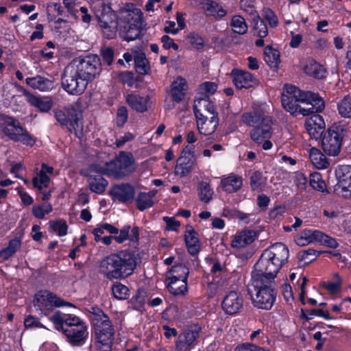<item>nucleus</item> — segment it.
<instances>
[{
    "label": "nucleus",
    "mask_w": 351,
    "mask_h": 351,
    "mask_svg": "<svg viewBox=\"0 0 351 351\" xmlns=\"http://www.w3.org/2000/svg\"><path fill=\"white\" fill-rule=\"evenodd\" d=\"M90 5L107 38L111 39L116 36L117 25L119 27L120 36L126 41L134 40L139 36L142 26V12L140 10H121L119 21L116 23V16L109 0H90Z\"/></svg>",
    "instance_id": "1"
},
{
    "label": "nucleus",
    "mask_w": 351,
    "mask_h": 351,
    "mask_svg": "<svg viewBox=\"0 0 351 351\" xmlns=\"http://www.w3.org/2000/svg\"><path fill=\"white\" fill-rule=\"evenodd\" d=\"M100 66V60L97 55L75 58L66 67L62 80L63 88L70 95L82 94L88 82L99 74Z\"/></svg>",
    "instance_id": "2"
},
{
    "label": "nucleus",
    "mask_w": 351,
    "mask_h": 351,
    "mask_svg": "<svg viewBox=\"0 0 351 351\" xmlns=\"http://www.w3.org/2000/svg\"><path fill=\"white\" fill-rule=\"evenodd\" d=\"M136 267L134 253L121 250L110 254L98 263V271L108 280H121L131 276Z\"/></svg>",
    "instance_id": "3"
},
{
    "label": "nucleus",
    "mask_w": 351,
    "mask_h": 351,
    "mask_svg": "<svg viewBox=\"0 0 351 351\" xmlns=\"http://www.w3.org/2000/svg\"><path fill=\"white\" fill-rule=\"evenodd\" d=\"M289 258V250L284 244L276 243L262 253L254 265L252 276L274 280L282 265Z\"/></svg>",
    "instance_id": "4"
},
{
    "label": "nucleus",
    "mask_w": 351,
    "mask_h": 351,
    "mask_svg": "<svg viewBox=\"0 0 351 351\" xmlns=\"http://www.w3.org/2000/svg\"><path fill=\"white\" fill-rule=\"evenodd\" d=\"M54 328L62 332L68 341L73 346L83 345L88 336V326L79 317L60 311L48 317Z\"/></svg>",
    "instance_id": "5"
},
{
    "label": "nucleus",
    "mask_w": 351,
    "mask_h": 351,
    "mask_svg": "<svg viewBox=\"0 0 351 351\" xmlns=\"http://www.w3.org/2000/svg\"><path fill=\"white\" fill-rule=\"evenodd\" d=\"M248 291L255 307L263 310L271 308L276 297L274 280L252 276Z\"/></svg>",
    "instance_id": "6"
},
{
    "label": "nucleus",
    "mask_w": 351,
    "mask_h": 351,
    "mask_svg": "<svg viewBox=\"0 0 351 351\" xmlns=\"http://www.w3.org/2000/svg\"><path fill=\"white\" fill-rule=\"evenodd\" d=\"M93 169L108 177L121 178L134 171V159L131 153L121 152L114 160L106 162L104 166L94 165Z\"/></svg>",
    "instance_id": "7"
},
{
    "label": "nucleus",
    "mask_w": 351,
    "mask_h": 351,
    "mask_svg": "<svg viewBox=\"0 0 351 351\" xmlns=\"http://www.w3.org/2000/svg\"><path fill=\"white\" fill-rule=\"evenodd\" d=\"M0 130L10 140L32 146L35 141L14 117L0 114Z\"/></svg>",
    "instance_id": "8"
},
{
    "label": "nucleus",
    "mask_w": 351,
    "mask_h": 351,
    "mask_svg": "<svg viewBox=\"0 0 351 351\" xmlns=\"http://www.w3.org/2000/svg\"><path fill=\"white\" fill-rule=\"evenodd\" d=\"M281 98H284L285 105L288 106L289 108H290L289 104L290 99L310 104L314 106L315 111H322L325 108L324 100L317 94L310 91H302L298 87L291 84L285 85Z\"/></svg>",
    "instance_id": "9"
},
{
    "label": "nucleus",
    "mask_w": 351,
    "mask_h": 351,
    "mask_svg": "<svg viewBox=\"0 0 351 351\" xmlns=\"http://www.w3.org/2000/svg\"><path fill=\"white\" fill-rule=\"evenodd\" d=\"M189 269L182 264L173 265L166 274L169 292L174 295H184L187 291V278Z\"/></svg>",
    "instance_id": "10"
},
{
    "label": "nucleus",
    "mask_w": 351,
    "mask_h": 351,
    "mask_svg": "<svg viewBox=\"0 0 351 351\" xmlns=\"http://www.w3.org/2000/svg\"><path fill=\"white\" fill-rule=\"evenodd\" d=\"M295 242L299 246L319 243L331 248L338 246L337 241L319 230L304 229L295 237Z\"/></svg>",
    "instance_id": "11"
},
{
    "label": "nucleus",
    "mask_w": 351,
    "mask_h": 351,
    "mask_svg": "<svg viewBox=\"0 0 351 351\" xmlns=\"http://www.w3.org/2000/svg\"><path fill=\"white\" fill-rule=\"evenodd\" d=\"M33 304L35 308L45 315H49L54 308L66 304L63 300L48 290L38 291L34 297Z\"/></svg>",
    "instance_id": "12"
},
{
    "label": "nucleus",
    "mask_w": 351,
    "mask_h": 351,
    "mask_svg": "<svg viewBox=\"0 0 351 351\" xmlns=\"http://www.w3.org/2000/svg\"><path fill=\"white\" fill-rule=\"evenodd\" d=\"M55 117L61 125H65L71 132H74L77 137L82 138V125L79 114L74 108H67L65 112L56 110Z\"/></svg>",
    "instance_id": "13"
},
{
    "label": "nucleus",
    "mask_w": 351,
    "mask_h": 351,
    "mask_svg": "<svg viewBox=\"0 0 351 351\" xmlns=\"http://www.w3.org/2000/svg\"><path fill=\"white\" fill-rule=\"evenodd\" d=\"M93 322L95 341L113 343L114 329L110 318L106 314L101 312L95 315Z\"/></svg>",
    "instance_id": "14"
},
{
    "label": "nucleus",
    "mask_w": 351,
    "mask_h": 351,
    "mask_svg": "<svg viewBox=\"0 0 351 351\" xmlns=\"http://www.w3.org/2000/svg\"><path fill=\"white\" fill-rule=\"evenodd\" d=\"M342 140V130L333 125L328 129L322 138V148L328 155L336 156L340 152Z\"/></svg>",
    "instance_id": "15"
},
{
    "label": "nucleus",
    "mask_w": 351,
    "mask_h": 351,
    "mask_svg": "<svg viewBox=\"0 0 351 351\" xmlns=\"http://www.w3.org/2000/svg\"><path fill=\"white\" fill-rule=\"evenodd\" d=\"M241 8L252 16L254 35L259 38L266 37L268 34L267 27L253 5H249L247 6L245 1L241 0Z\"/></svg>",
    "instance_id": "16"
},
{
    "label": "nucleus",
    "mask_w": 351,
    "mask_h": 351,
    "mask_svg": "<svg viewBox=\"0 0 351 351\" xmlns=\"http://www.w3.org/2000/svg\"><path fill=\"white\" fill-rule=\"evenodd\" d=\"M262 122L263 123L256 125L250 132L252 140L256 144H261L266 138H270L273 134L271 118L263 117Z\"/></svg>",
    "instance_id": "17"
},
{
    "label": "nucleus",
    "mask_w": 351,
    "mask_h": 351,
    "mask_svg": "<svg viewBox=\"0 0 351 351\" xmlns=\"http://www.w3.org/2000/svg\"><path fill=\"white\" fill-rule=\"evenodd\" d=\"M243 304L242 295L237 291H231L225 295L221 306L226 314L234 315L241 309Z\"/></svg>",
    "instance_id": "18"
},
{
    "label": "nucleus",
    "mask_w": 351,
    "mask_h": 351,
    "mask_svg": "<svg viewBox=\"0 0 351 351\" xmlns=\"http://www.w3.org/2000/svg\"><path fill=\"white\" fill-rule=\"evenodd\" d=\"M197 127L199 134L207 136L213 134L219 125L217 115L210 118L206 117L202 113L196 112Z\"/></svg>",
    "instance_id": "19"
},
{
    "label": "nucleus",
    "mask_w": 351,
    "mask_h": 351,
    "mask_svg": "<svg viewBox=\"0 0 351 351\" xmlns=\"http://www.w3.org/2000/svg\"><path fill=\"white\" fill-rule=\"evenodd\" d=\"M326 124L323 117L318 114H313L307 118L305 128L310 136L317 139L320 138L325 129Z\"/></svg>",
    "instance_id": "20"
},
{
    "label": "nucleus",
    "mask_w": 351,
    "mask_h": 351,
    "mask_svg": "<svg viewBox=\"0 0 351 351\" xmlns=\"http://www.w3.org/2000/svg\"><path fill=\"white\" fill-rule=\"evenodd\" d=\"M337 190L351 194V166L341 165L335 170Z\"/></svg>",
    "instance_id": "21"
},
{
    "label": "nucleus",
    "mask_w": 351,
    "mask_h": 351,
    "mask_svg": "<svg viewBox=\"0 0 351 351\" xmlns=\"http://www.w3.org/2000/svg\"><path fill=\"white\" fill-rule=\"evenodd\" d=\"M211 272L214 275L213 282L210 284L212 289H216L217 292H222L229 285L226 272L219 263H215L211 268Z\"/></svg>",
    "instance_id": "22"
},
{
    "label": "nucleus",
    "mask_w": 351,
    "mask_h": 351,
    "mask_svg": "<svg viewBox=\"0 0 351 351\" xmlns=\"http://www.w3.org/2000/svg\"><path fill=\"white\" fill-rule=\"evenodd\" d=\"M53 168L43 163L41 165L40 170L32 178L33 186L42 192L45 188L49 186L50 182V176L53 174Z\"/></svg>",
    "instance_id": "23"
},
{
    "label": "nucleus",
    "mask_w": 351,
    "mask_h": 351,
    "mask_svg": "<svg viewBox=\"0 0 351 351\" xmlns=\"http://www.w3.org/2000/svg\"><path fill=\"white\" fill-rule=\"evenodd\" d=\"M232 75L234 84L239 89L249 88L257 84L256 79L248 71L234 69Z\"/></svg>",
    "instance_id": "24"
},
{
    "label": "nucleus",
    "mask_w": 351,
    "mask_h": 351,
    "mask_svg": "<svg viewBox=\"0 0 351 351\" xmlns=\"http://www.w3.org/2000/svg\"><path fill=\"white\" fill-rule=\"evenodd\" d=\"M23 95L27 101L32 106L38 108L40 111L47 112L49 111L53 106V101L48 97H38L31 93L29 91L23 89Z\"/></svg>",
    "instance_id": "25"
},
{
    "label": "nucleus",
    "mask_w": 351,
    "mask_h": 351,
    "mask_svg": "<svg viewBox=\"0 0 351 351\" xmlns=\"http://www.w3.org/2000/svg\"><path fill=\"white\" fill-rule=\"evenodd\" d=\"M188 90V84L186 80L181 76H178L174 79L171 84L169 95L173 101L180 103L182 101Z\"/></svg>",
    "instance_id": "26"
},
{
    "label": "nucleus",
    "mask_w": 351,
    "mask_h": 351,
    "mask_svg": "<svg viewBox=\"0 0 351 351\" xmlns=\"http://www.w3.org/2000/svg\"><path fill=\"white\" fill-rule=\"evenodd\" d=\"M25 83L32 88L40 92L50 91L55 86L54 82L52 80L43 75L27 77Z\"/></svg>",
    "instance_id": "27"
},
{
    "label": "nucleus",
    "mask_w": 351,
    "mask_h": 351,
    "mask_svg": "<svg viewBox=\"0 0 351 351\" xmlns=\"http://www.w3.org/2000/svg\"><path fill=\"white\" fill-rule=\"evenodd\" d=\"M256 238V234L254 231L245 230L238 232L234 236L231 241V246L236 249L244 248L252 243Z\"/></svg>",
    "instance_id": "28"
},
{
    "label": "nucleus",
    "mask_w": 351,
    "mask_h": 351,
    "mask_svg": "<svg viewBox=\"0 0 351 351\" xmlns=\"http://www.w3.org/2000/svg\"><path fill=\"white\" fill-rule=\"evenodd\" d=\"M93 166L90 169V173L88 178L89 187L92 192L101 194L105 191L108 182L100 175L102 174L101 173L95 172L93 170Z\"/></svg>",
    "instance_id": "29"
},
{
    "label": "nucleus",
    "mask_w": 351,
    "mask_h": 351,
    "mask_svg": "<svg viewBox=\"0 0 351 351\" xmlns=\"http://www.w3.org/2000/svg\"><path fill=\"white\" fill-rule=\"evenodd\" d=\"M184 240L189 252L192 255L197 254L200 249V242L197 232L191 225L186 226Z\"/></svg>",
    "instance_id": "30"
},
{
    "label": "nucleus",
    "mask_w": 351,
    "mask_h": 351,
    "mask_svg": "<svg viewBox=\"0 0 351 351\" xmlns=\"http://www.w3.org/2000/svg\"><path fill=\"white\" fill-rule=\"evenodd\" d=\"M267 106L264 104L261 106L260 110H254L253 112H247L243 114L242 121L247 125L256 126L263 123V117H270L267 114Z\"/></svg>",
    "instance_id": "31"
},
{
    "label": "nucleus",
    "mask_w": 351,
    "mask_h": 351,
    "mask_svg": "<svg viewBox=\"0 0 351 351\" xmlns=\"http://www.w3.org/2000/svg\"><path fill=\"white\" fill-rule=\"evenodd\" d=\"M199 337V330H189L180 334L176 343L178 351H186Z\"/></svg>",
    "instance_id": "32"
},
{
    "label": "nucleus",
    "mask_w": 351,
    "mask_h": 351,
    "mask_svg": "<svg viewBox=\"0 0 351 351\" xmlns=\"http://www.w3.org/2000/svg\"><path fill=\"white\" fill-rule=\"evenodd\" d=\"M243 185L241 176L231 173L227 176H223L221 179L222 189L229 193L239 191Z\"/></svg>",
    "instance_id": "33"
},
{
    "label": "nucleus",
    "mask_w": 351,
    "mask_h": 351,
    "mask_svg": "<svg viewBox=\"0 0 351 351\" xmlns=\"http://www.w3.org/2000/svg\"><path fill=\"white\" fill-rule=\"evenodd\" d=\"M111 194L115 199L124 202L133 199L134 190L132 186L124 184L114 186Z\"/></svg>",
    "instance_id": "34"
},
{
    "label": "nucleus",
    "mask_w": 351,
    "mask_h": 351,
    "mask_svg": "<svg viewBox=\"0 0 351 351\" xmlns=\"http://www.w3.org/2000/svg\"><path fill=\"white\" fill-rule=\"evenodd\" d=\"M149 97L141 96L137 94H129L126 97L128 104L138 112H144L147 110Z\"/></svg>",
    "instance_id": "35"
},
{
    "label": "nucleus",
    "mask_w": 351,
    "mask_h": 351,
    "mask_svg": "<svg viewBox=\"0 0 351 351\" xmlns=\"http://www.w3.org/2000/svg\"><path fill=\"white\" fill-rule=\"evenodd\" d=\"M290 101L289 107H287L288 106L285 105L284 98H281V101L283 108L289 112L290 114L294 116H297L298 114H302L303 116H307L310 114L319 112V111H315L314 110V106H312L311 108H301L300 106V103H302L300 101H296V99H289Z\"/></svg>",
    "instance_id": "36"
},
{
    "label": "nucleus",
    "mask_w": 351,
    "mask_h": 351,
    "mask_svg": "<svg viewBox=\"0 0 351 351\" xmlns=\"http://www.w3.org/2000/svg\"><path fill=\"white\" fill-rule=\"evenodd\" d=\"M309 158L313 165L317 169H325L329 162L325 155L317 148L312 147L308 151Z\"/></svg>",
    "instance_id": "37"
},
{
    "label": "nucleus",
    "mask_w": 351,
    "mask_h": 351,
    "mask_svg": "<svg viewBox=\"0 0 351 351\" xmlns=\"http://www.w3.org/2000/svg\"><path fill=\"white\" fill-rule=\"evenodd\" d=\"M134 60L136 71L141 75H146L148 73L149 66L147 64V60L145 58V53L140 49H133Z\"/></svg>",
    "instance_id": "38"
},
{
    "label": "nucleus",
    "mask_w": 351,
    "mask_h": 351,
    "mask_svg": "<svg viewBox=\"0 0 351 351\" xmlns=\"http://www.w3.org/2000/svg\"><path fill=\"white\" fill-rule=\"evenodd\" d=\"M204 109V110L209 112L212 116L217 115L215 113V106L211 101L209 100L208 97H197L194 101L193 104V111L195 116H196V112L202 113L201 110Z\"/></svg>",
    "instance_id": "39"
},
{
    "label": "nucleus",
    "mask_w": 351,
    "mask_h": 351,
    "mask_svg": "<svg viewBox=\"0 0 351 351\" xmlns=\"http://www.w3.org/2000/svg\"><path fill=\"white\" fill-rule=\"evenodd\" d=\"M193 162L187 157L182 155L178 160L175 167V173L181 177L189 174L193 169Z\"/></svg>",
    "instance_id": "40"
},
{
    "label": "nucleus",
    "mask_w": 351,
    "mask_h": 351,
    "mask_svg": "<svg viewBox=\"0 0 351 351\" xmlns=\"http://www.w3.org/2000/svg\"><path fill=\"white\" fill-rule=\"evenodd\" d=\"M21 241L19 238L10 240L6 247L0 250V258L3 261L8 260L21 247Z\"/></svg>",
    "instance_id": "41"
},
{
    "label": "nucleus",
    "mask_w": 351,
    "mask_h": 351,
    "mask_svg": "<svg viewBox=\"0 0 351 351\" xmlns=\"http://www.w3.org/2000/svg\"><path fill=\"white\" fill-rule=\"evenodd\" d=\"M305 73L315 78H323L326 75L324 67L314 60H308L304 66Z\"/></svg>",
    "instance_id": "42"
},
{
    "label": "nucleus",
    "mask_w": 351,
    "mask_h": 351,
    "mask_svg": "<svg viewBox=\"0 0 351 351\" xmlns=\"http://www.w3.org/2000/svg\"><path fill=\"white\" fill-rule=\"evenodd\" d=\"M230 25L232 31L238 34L243 35L247 32L248 27L245 20L240 15L233 16Z\"/></svg>",
    "instance_id": "43"
},
{
    "label": "nucleus",
    "mask_w": 351,
    "mask_h": 351,
    "mask_svg": "<svg viewBox=\"0 0 351 351\" xmlns=\"http://www.w3.org/2000/svg\"><path fill=\"white\" fill-rule=\"evenodd\" d=\"M264 59L271 67H276L280 63V53L278 50L267 46L265 49Z\"/></svg>",
    "instance_id": "44"
},
{
    "label": "nucleus",
    "mask_w": 351,
    "mask_h": 351,
    "mask_svg": "<svg viewBox=\"0 0 351 351\" xmlns=\"http://www.w3.org/2000/svg\"><path fill=\"white\" fill-rule=\"evenodd\" d=\"M337 111L341 117L351 118V95H346L338 101Z\"/></svg>",
    "instance_id": "45"
},
{
    "label": "nucleus",
    "mask_w": 351,
    "mask_h": 351,
    "mask_svg": "<svg viewBox=\"0 0 351 351\" xmlns=\"http://www.w3.org/2000/svg\"><path fill=\"white\" fill-rule=\"evenodd\" d=\"M49 229L60 237L66 235L68 225L65 220L56 219L49 221Z\"/></svg>",
    "instance_id": "46"
},
{
    "label": "nucleus",
    "mask_w": 351,
    "mask_h": 351,
    "mask_svg": "<svg viewBox=\"0 0 351 351\" xmlns=\"http://www.w3.org/2000/svg\"><path fill=\"white\" fill-rule=\"evenodd\" d=\"M53 207L49 203H44L41 204H35L32 206L33 215L39 219H43L47 215L51 213Z\"/></svg>",
    "instance_id": "47"
},
{
    "label": "nucleus",
    "mask_w": 351,
    "mask_h": 351,
    "mask_svg": "<svg viewBox=\"0 0 351 351\" xmlns=\"http://www.w3.org/2000/svg\"><path fill=\"white\" fill-rule=\"evenodd\" d=\"M147 300V294L144 291L138 290L136 295L130 301L132 308L137 311H142L144 308Z\"/></svg>",
    "instance_id": "48"
},
{
    "label": "nucleus",
    "mask_w": 351,
    "mask_h": 351,
    "mask_svg": "<svg viewBox=\"0 0 351 351\" xmlns=\"http://www.w3.org/2000/svg\"><path fill=\"white\" fill-rule=\"evenodd\" d=\"M309 183L311 186L316 191L324 192L326 189L325 182L322 179V175L318 172L311 173Z\"/></svg>",
    "instance_id": "49"
},
{
    "label": "nucleus",
    "mask_w": 351,
    "mask_h": 351,
    "mask_svg": "<svg viewBox=\"0 0 351 351\" xmlns=\"http://www.w3.org/2000/svg\"><path fill=\"white\" fill-rule=\"evenodd\" d=\"M198 195L201 201L208 203L209 202L213 195V191L211 189L208 183L202 182L199 184Z\"/></svg>",
    "instance_id": "50"
},
{
    "label": "nucleus",
    "mask_w": 351,
    "mask_h": 351,
    "mask_svg": "<svg viewBox=\"0 0 351 351\" xmlns=\"http://www.w3.org/2000/svg\"><path fill=\"white\" fill-rule=\"evenodd\" d=\"M217 88V86L214 82H205L201 84L198 88V97H208V95L215 93Z\"/></svg>",
    "instance_id": "51"
},
{
    "label": "nucleus",
    "mask_w": 351,
    "mask_h": 351,
    "mask_svg": "<svg viewBox=\"0 0 351 351\" xmlns=\"http://www.w3.org/2000/svg\"><path fill=\"white\" fill-rule=\"evenodd\" d=\"M154 205V201L145 192H141L136 197L137 208L143 211Z\"/></svg>",
    "instance_id": "52"
},
{
    "label": "nucleus",
    "mask_w": 351,
    "mask_h": 351,
    "mask_svg": "<svg viewBox=\"0 0 351 351\" xmlns=\"http://www.w3.org/2000/svg\"><path fill=\"white\" fill-rule=\"evenodd\" d=\"M114 297L119 300H125L129 296V289L121 282H116L112 287Z\"/></svg>",
    "instance_id": "53"
},
{
    "label": "nucleus",
    "mask_w": 351,
    "mask_h": 351,
    "mask_svg": "<svg viewBox=\"0 0 351 351\" xmlns=\"http://www.w3.org/2000/svg\"><path fill=\"white\" fill-rule=\"evenodd\" d=\"M291 179L297 188L300 191H304L307 186V178L302 172H294L291 175Z\"/></svg>",
    "instance_id": "54"
},
{
    "label": "nucleus",
    "mask_w": 351,
    "mask_h": 351,
    "mask_svg": "<svg viewBox=\"0 0 351 351\" xmlns=\"http://www.w3.org/2000/svg\"><path fill=\"white\" fill-rule=\"evenodd\" d=\"M250 184L252 191H261L263 187L262 173L260 171L254 172L250 177Z\"/></svg>",
    "instance_id": "55"
},
{
    "label": "nucleus",
    "mask_w": 351,
    "mask_h": 351,
    "mask_svg": "<svg viewBox=\"0 0 351 351\" xmlns=\"http://www.w3.org/2000/svg\"><path fill=\"white\" fill-rule=\"evenodd\" d=\"M324 286L331 293L339 292L341 286V280L339 274H335L333 275V281L328 282Z\"/></svg>",
    "instance_id": "56"
},
{
    "label": "nucleus",
    "mask_w": 351,
    "mask_h": 351,
    "mask_svg": "<svg viewBox=\"0 0 351 351\" xmlns=\"http://www.w3.org/2000/svg\"><path fill=\"white\" fill-rule=\"evenodd\" d=\"M128 112L125 106H121L117 110L116 123L119 127H122L128 121Z\"/></svg>",
    "instance_id": "57"
},
{
    "label": "nucleus",
    "mask_w": 351,
    "mask_h": 351,
    "mask_svg": "<svg viewBox=\"0 0 351 351\" xmlns=\"http://www.w3.org/2000/svg\"><path fill=\"white\" fill-rule=\"evenodd\" d=\"M320 254V252H318L314 249L309 248L306 250H303L300 253L301 260L305 262H311L315 259Z\"/></svg>",
    "instance_id": "58"
},
{
    "label": "nucleus",
    "mask_w": 351,
    "mask_h": 351,
    "mask_svg": "<svg viewBox=\"0 0 351 351\" xmlns=\"http://www.w3.org/2000/svg\"><path fill=\"white\" fill-rule=\"evenodd\" d=\"M187 39L190 44L195 49H201L204 46V40L195 32H191L187 35Z\"/></svg>",
    "instance_id": "59"
},
{
    "label": "nucleus",
    "mask_w": 351,
    "mask_h": 351,
    "mask_svg": "<svg viewBox=\"0 0 351 351\" xmlns=\"http://www.w3.org/2000/svg\"><path fill=\"white\" fill-rule=\"evenodd\" d=\"M308 282V279L305 276H302L298 281V287L295 288L296 290L299 291V297L301 302L304 304H305V295L306 291L305 288Z\"/></svg>",
    "instance_id": "60"
},
{
    "label": "nucleus",
    "mask_w": 351,
    "mask_h": 351,
    "mask_svg": "<svg viewBox=\"0 0 351 351\" xmlns=\"http://www.w3.org/2000/svg\"><path fill=\"white\" fill-rule=\"evenodd\" d=\"M234 351H269L263 347L258 346L251 343H244L238 345Z\"/></svg>",
    "instance_id": "61"
},
{
    "label": "nucleus",
    "mask_w": 351,
    "mask_h": 351,
    "mask_svg": "<svg viewBox=\"0 0 351 351\" xmlns=\"http://www.w3.org/2000/svg\"><path fill=\"white\" fill-rule=\"evenodd\" d=\"M263 14L265 19L268 21L270 27H276L278 25V17L269 8L265 9Z\"/></svg>",
    "instance_id": "62"
},
{
    "label": "nucleus",
    "mask_w": 351,
    "mask_h": 351,
    "mask_svg": "<svg viewBox=\"0 0 351 351\" xmlns=\"http://www.w3.org/2000/svg\"><path fill=\"white\" fill-rule=\"evenodd\" d=\"M163 221L166 223V229L169 231L177 232L181 225L180 222L173 217H164Z\"/></svg>",
    "instance_id": "63"
},
{
    "label": "nucleus",
    "mask_w": 351,
    "mask_h": 351,
    "mask_svg": "<svg viewBox=\"0 0 351 351\" xmlns=\"http://www.w3.org/2000/svg\"><path fill=\"white\" fill-rule=\"evenodd\" d=\"M24 324L26 328H44L38 318L32 315H29L25 319Z\"/></svg>",
    "instance_id": "64"
}]
</instances>
